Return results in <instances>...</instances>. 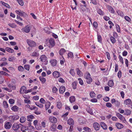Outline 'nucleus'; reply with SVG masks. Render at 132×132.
<instances>
[{
  "label": "nucleus",
  "instance_id": "1",
  "mask_svg": "<svg viewBox=\"0 0 132 132\" xmlns=\"http://www.w3.org/2000/svg\"><path fill=\"white\" fill-rule=\"evenodd\" d=\"M85 78L86 79L87 82V83L89 84L92 82V79L89 72H87L85 74Z\"/></svg>",
  "mask_w": 132,
  "mask_h": 132
},
{
  "label": "nucleus",
  "instance_id": "2",
  "mask_svg": "<svg viewBox=\"0 0 132 132\" xmlns=\"http://www.w3.org/2000/svg\"><path fill=\"white\" fill-rule=\"evenodd\" d=\"M50 48L53 47L55 45L54 40L52 38L50 39L46 44Z\"/></svg>",
  "mask_w": 132,
  "mask_h": 132
},
{
  "label": "nucleus",
  "instance_id": "3",
  "mask_svg": "<svg viewBox=\"0 0 132 132\" xmlns=\"http://www.w3.org/2000/svg\"><path fill=\"white\" fill-rule=\"evenodd\" d=\"M39 59L42 62H44V64L46 65L48 63V61L47 60V57L45 55H42L39 58Z\"/></svg>",
  "mask_w": 132,
  "mask_h": 132
},
{
  "label": "nucleus",
  "instance_id": "4",
  "mask_svg": "<svg viewBox=\"0 0 132 132\" xmlns=\"http://www.w3.org/2000/svg\"><path fill=\"white\" fill-rule=\"evenodd\" d=\"M27 42L28 45L31 47H34L36 46V43L34 41L29 39H27Z\"/></svg>",
  "mask_w": 132,
  "mask_h": 132
},
{
  "label": "nucleus",
  "instance_id": "5",
  "mask_svg": "<svg viewBox=\"0 0 132 132\" xmlns=\"http://www.w3.org/2000/svg\"><path fill=\"white\" fill-rule=\"evenodd\" d=\"M8 118L10 121L12 122H14V121L18 119L19 118V117L18 115H12L9 116Z\"/></svg>",
  "mask_w": 132,
  "mask_h": 132
},
{
  "label": "nucleus",
  "instance_id": "6",
  "mask_svg": "<svg viewBox=\"0 0 132 132\" xmlns=\"http://www.w3.org/2000/svg\"><path fill=\"white\" fill-rule=\"evenodd\" d=\"M31 28V27L28 25L22 28L21 30L23 32L28 33L30 32Z\"/></svg>",
  "mask_w": 132,
  "mask_h": 132
},
{
  "label": "nucleus",
  "instance_id": "7",
  "mask_svg": "<svg viewBox=\"0 0 132 132\" xmlns=\"http://www.w3.org/2000/svg\"><path fill=\"white\" fill-rule=\"evenodd\" d=\"M46 123L45 120L42 121L41 123V126L38 127H36V128L38 130H40L42 129V128H45L46 127Z\"/></svg>",
  "mask_w": 132,
  "mask_h": 132
},
{
  "label": "nucleus",
  "instance_id": "8",
  "mask_svg": "<svg viewBox=\"0 0 132 132\" xmlns=\"http://www.w3.org/2000/svg\"><path fill=\"white\" fill-rule=\"evenodd\" d=\"M15 12L16 13L21 16L26 17L27 16V14L24 12L22 11L21 10H16Z\"/></svg>",
  "mask_w": 132,
  "mask_h": 132
},
{
  "label": "nucleus",
  "instance_id": "9",
  "mask_svg": "<svg viewBox=\"0 0 132 132\" xmlns=\"http://www.w3.org/2000/svg\"><path fill=\"white\" fill-rule=\"evenodd\" d=\"M48 120L50 122L53 123H55L57 121V119L53 116H50Z\"/></svg>",
  "mask_w": 132,
  "mask_h": 132
},
{
  "label": "nucleus",
  "instance_id": "10",
  "mask_svg": "<svg viewBox=\"0 0 132 132\" xmlns=\"http://www.w3.org/2000/svg\"><path fill=\"white\" fill-rule=\"evenodd\" d=\"M124 104L128 106H129L130 105L132 106V102L131 100L129 99H128L125 100L124 102Z\"/></svg>",
  "mask_w": 132,
  "mask_h": 132
},
{
  "label": "nucleus",
  "instance_id": "11",
  "mask_svg": "<svg viewBox=\"0 0 132 132\" xmlns=\"http://www.w3.org/2000/svg\"><path fill=\"white\" fill-rule=\"evenodd\" d=\"M20 125H22L21 124H19L17 123H14L13 124L12 127L13 130L14 131L17 130L19 128Z\"/></svg>",
  "mask_w": 132,
  "mask_h": 132
},
{
  "label": "nucleus",
  "instance_id": "12",
  "mask_svg": "<svg viewBox=\"0 0 132 132\" xmlns=\"http://www.w3.org/2000/svg\"><path fill=\"white\" fill-rule=\"evenodd\" d=\"M116 115L118 118L121 120L123 122L125 123H126V120L124 117L122 116L121 114L119 113H117Z\"/></svg>",
  "mask_w": 132,
  "mask_h": 132
},
{
  "label": "nucleus",
  "instance_id": "13",
  "mask_svg": "<svg viewBox=\"0 0 132 132\" xmlns=\"http://www.w3.org/2000/svg\"><path fill=\"white\" fill-rule=\"evenodd\" d=\"M53 76L55 78H57L60 76V72L57 71H54L52 73Z\"/></svg>",
  "mask_w": 132,
  "mask_h": 132
},
{
  "label": "nucleus",
  "instance_id": "14",
  "mask_svg": "<svg viewBox=\"0 0 132 132\" xmlns=\"http://www.w3.org/2000/svg\"><path fill=\"white\" fill-rule=\"evenodd\" d=\"M12 125L9 122H6L4 124V127L6 129H10Z\"/></svg>",
  "mask_w": 132,
  "mask_h": 132
},
{
  "label": "nucleus",
  "instance_id": "15",
  "mask_svg": "<svg viewBox=\"0 0 132 132\" xmlns=\"http://www.w3.org/2000/svg\"><path fill=\"white\" fill-rule=\"evenodd\" d=\"M7 86L10 89L12 90H15L16 89L15 85L12 83H9L7 84Z\"/></svg>",
  "mask_w": 132,
  "mask_h": 132
},
{
  "label": "nucleus",
  "instance_id": "16",
  "mask_svg": "<svg viewBox=\"0 0 132 132\" xmlns=\"http://www.w3.org/2000/svg\"><path fill=\"white\" fill-rule=\"evenodd\" d=\"M38 88L37 86H35L33 88H31V89L32 91V92L31 93V94L33 95H36L37 92H38V90L37 91H36L37 89Z\"/></svg>",
  "mask_w": 132,
  "mask_h": 132
},
{
  "label": "nucleus",
  "instance_id": "17",
  "mask_svg": "<svg viewBox=\"0 0 132 132\" xmlns=\"http://www.w3.org/2000/svg\"><path fill=\"white\" fill-rule=\"evenodd\" d=\"M67 123L70 125L73 126L74 124V121L72 119L70 118L68 120Z\"/></svg>",
  "mask_w": 132,
  "mask_h": 132
},
{
  "label": "nucleus",
  "instance_id": "18",
  "mask_svg": "<svg viewBox=\"0 0 132 132\" xmlns=\"http://www.w3.org/2000/svg\"><path fill=\"white\" fill-rule=\"evenodd\" d=\"M93 127L96 130H98L99 129L100 125L98 123L95 122L93 124Z\"/></svg>",
  "mask_w": 132,
  "mask_h": 132
},
{
  "label": "nucleus",
  "instance_id": "19",
  "mask_svg": "<svg viewBox=\"0 0 132 132\" xmlns=\"http://www.w3.org/2000/svg\"><path fill=\"white\" fill-rule=\"evenodd\" d=\"M26 87L24 86H23L21 87L19 92L21 94H26Z\"/></svg>",
  "mask_w": 132,
  "mask_h": 132
},
{
  "label": "nucleus",
  "instance_id": "20",
  "mask_svg": "<svg viewBox=\"0 0 132 132\" xmlns=\"http://www.w3.org/2000/svg\"><path fill=\"white\" fill-rule=\"evenodd\" d=\"M35 117L32 115H28L27 117V120L28 121H31Z\"/></svg>",
  "mask_w": 132,
  "mask_h": 132
},
{
  "label": "nucleus",
  "instance_id": "21",
  "mask_svg": "<svg viewBox=\"0 0 132 132\" xmlns=\"http://www.w3.org/2000/svg\"><path fill=\"white\" fill-rule=\"evenodd\" d=\"M50 63L51 65L53 66H55L56 64L57 61L55 59H52L50 61Z\"/></svg>",
  "mask_w": 132,
  "mask_h": 132
},
{
  "label": "nucleus",
  "instance_id": "22",
  "mask_svg": "<svg viewBox=\"0 0 132 132\" xmlns=\"http://www.w3.org/2000/svg\"><path fill=\"white\" fill-rule=\"evenodd\" d=\"M116 126L118 129H121L123 128L124 126L122 124L119 123H116Z\"/></svg>",
  "mask_w": 132,
  "mask_h": 132
},
{
  "label": "nucleus",
  "instance_id": "23",
  "mask_svg": "<svg viewBox=\"0 0 132 132\" xmlns=\"http://www.w3.org/2000/svg\"><path fill=\"white\" fill-rule=\"evenodd\" d=\"M65 87L63 86L60 87L59 88V92L60 93L63 94L65 91Z\"/></svg>",
  "mask_w": 132,
  "mask_h": 132
},
{
  "label": "nucleus",
  "instance_id": "24",
  "mask_svg": "<svg viewBox=\"0 0 132 132\" xmlns=\"http://www.w3.org/2000/svg\"><path fill=\"white\" fill-rule=\"evenodd\" d=\"M32 57H38L39 55V54L37 51H34L32 53L31 55Z\"/></svg>",
  "mask_w": 132,
  "mask_h": 132
},
{
  "label": "nucleus",
  "instance_id": "25",
  "mask_svg": "<svg viewBox=\"0 0 132 132\" xmlns=\"http://www.w3.org/2000/svg\"><path fill=\"white\" fill-rule=\"evenodd\" d=\"M107 8L109 10V12H110L112 13H114V10L111 6L108 5L107 6Z\"/></svg>",
  "mask_w": 132,
  "mask_h": 132
},
{
  "label": "nucleus",
  "instance_id": "26",
  "mask_svg": "<svg viewBox=\"0 0 132 132\" xmlns=\"http://www.w3.org/2000/svg\"><path fill=\"white\" fill-rule=\"evenodd\" d=\"M5 50L6 51H7V52L9 53H13L14 52V50L13 49L10 48L8 47H6L5 48Z\"/></svg>",
  "mask_w": 132,
  "mask_h": 132
},
{
  "label": "nucleus",
  "instance_id": "27",
  "mask_svg": "<svg viewBox=\"0 0 132 132\" xmlns=\"http://www.w3.org/2000/svg\"><path fill=\"white\" fill-rule=\"evenodd\" d=\"M100 125L101 126L103 129H107V126L104 122H101Z\"/></svg>",
  "mask_w": 132,
  "mask_h": 132
},
{
  "label": "nucleus",
  "instance_id": "28",
  "mask_svg": "<svg viewBox=\"0 0 132 132\" xmlns=\"http://www.w3.org/2000/svg\"><path fill=\"white\" fill-rule=\"evenodd\" d=\"M77 71V75H78L79 77L82 76L83 75V74L81 71L79 69H76Z\"/></svg>",
  "mask_w": 132,
  "mask_h": 132
},
{
  "label": "nucleus",
  "instance_id": "29",
  "mask_svg": "<svg viewBox=\"0 0 132 132\" xmlns=\"http://www.w3.org/2000/svg\"><path fill=\"white\" fill-rule=\"evenodd\" d=\"M76 99L74 96H72L70 97L69 98V101L71 103H73L75 102Z\"/></svg>",
  "mask_w": 132,
  "mask_h": 132
},
{
  "label": "nucleus",
  "instance_id": "30",
  "mask_svg": "<svg viewBox=\"0 0 132 132\" xmlns=\"http://www.w3.org/2000/svg\"><path fill=\"white\" fill-rule=\"evenodd\" d=\"M26 118L24 116H22L20 118V121L21 123H23L24 122L26 121Z\"/></svg>",
  "mask_w": 132,
  "mask_h": 132
},
{
  "label": "nucleus",
  "instance_id": "31",
  "mask_svg": "<svg viewBox=\"0 0 132 132\" xmlns=\"http://www.w3.org/2000/svg\"><path fill=\"white\" fill-rule=\"evenodd\" d=\"M39 79L41 82L43 84L46 81V79L45 78L42 77H39Z\"/></svg>",
  "mask_w": 132,
  "mask_h": 132
},
{
  "label": "nucleus",
  "instance_id": "32",
  "mask_svg": "<svg viewBox=\"0 0 132 132\" xmlns=\"http://www.w3.org/2000/svg\"><path fill=\"white\" fill-rule=\"evenodd\" d=\"M51 105L50 103L49 102H47L45 104V106L46 110H47L50 107Z\"/></svg>",
  "mask_w": 132,
  "mask_h": 132
},
{
  "label": "nucleus",
  "instance_id": "33",
  "mask_svg": "<svg viewBox=\"0 0 132 132\" xmlns=\"http://www.w3.org/2000/svg\"><path fill=\"white\" fill-rule=\"evenodd\" d=\"M91 98H94L96 94L93 91H91L89 94Z\"/></svg>",
  "mask_w": 132,
  "mask_h": 132
},
{
  "label": "nucleus",
  "instance_id": "34",
  "mask_svg": "<svg viewBox=\"0 0 132 132\" xmlns=\"http://www.w3.org/2000/svg\"><path fill=\"white\" fill-rule=\"evenodd\" d=\"M19 109L18 107L14 105L13 106L12 108V110L14 111H17Z\"/></svg>",
  "mask_w": 132,
  "mask_h": 132
},
{
  "label": "nucleus",
  "instance_id": "35",
  "mask_svg": "<svg viewBox=\"0 0 132 132\" xmlns=\"http://www.w3.org/2000/svg\"><path fill=\"white\" fill-rule=\"evenodd\" d=\"M83 129L87 132H91V129L87 127H84Z\"/></svg>",
  "mask_w": 132,
  "mask_h": 132
},
{
  "label": "nucleus",
  "instance_id": "36",
  "mask_svg": "<svg viewBox=\"0 0 132 132\" xmlns=\"http://www.w3.org/2000/svg\"><path fill=\"white\" fill-rule=\"evenodd\" d=\"M108 85L110 87H112L114 84V82L112 80H109L108 82Z\"/></svg>",
  "mask_w": 132,
  "mask_h": 132
},
{
  "label": "nucleus",
  "instance_id": "37",
  "mask_svg": "<svg viewBox=\"0 0 132 132\" xmlns=\"http://www.w3.org/2000/svg\"><path fill=\"white\" fill-rule=\"evenodd\" d=\"M62 106V103L60 101H58L57 103V108L59 109H60Z\"/></svg>",
  "mask_w": 132,
  "mask_h": 132
},
{
  "label": "nucleus",
  "instance_id": "38",
  "mask_svg": "<svg viewBox=\"0 0 132 132\" xmlns=\"http://www.w3.org/2000/svg\"><path fill=\"white\" fill-rule=\"evenodd\" d=\"M8 25L11 27L13 28H15L16 27V25L14 23H9Z\"/></svg>",
  "mask_w": 132,
  "mask_h": 132
},
{
  "label": "nucleus",
  "instance_id": "39",
  "mask_svg": "<svg viewBox=\"0 0 132 132\" xmlns=\"http://www.w3.org/2000/svg\"><path fill=\"white\" fill-rule=\"evenodd\" d=\"M52 90L53 93H56L57 92L58 89L55 87H53L52 88Z\"/></svg>",
  "mask_w": 132,
  "mask_h": 132
},
{
  "label": "nucleus",
  "instance_id": "40",
  "mask_svg": "<svg viewBox=\"0 0 132 132\" xmlns=\"http://www.w3.org/2000/svg\"><path fill=\"white\" fill-rule=\"evenodd\" d=\"M65 52V50L63 48L61 49L59 51V53L61 55H62Z\"/></svg>",
  "mask_w": 132,
  "mask_h": 132
},
{
  "label": "nucleus",
  "instance_id": "41",
  "mask_svg": "<svg viewBox=\"0 0 132 132\" xmlns=\"http://www.w3.org/2000/svg\"><path fill=\"white\" fill-rule=\"evenodd\" d=\"M125 111V114L126 115H130L131 113V111L129 110H126Z\"/></svg>",
  "mask_w": 132,
  "mask_h": 132
},
{
  "label": "nucleus",
  "instance_id": "42",
  "mask_svg": "<svg viewBox=\"0 0 132 132\" xmlns=\"http://www.w3.org/2000/svg\"><path fill=\"white\" fill-rule=\"evenodd\" d=\"M60 59L61 60L60 61V63L61 65H62L64 64L65 61L64 59L63 56H61V57L60 58Z\"/></svg>",
  "mask_w": 132,
  "mask_h": 132
},
{
  "label": "nucleus",
  "instance_id": "43",
  "mask_svg": "<svg viewBox=\"0 0 132 132\" xmlns=\"http://www.w3.org/2000/svg\"><path fill=\"white\" fill-rule=\"evenodd\" d=\"M0 74L1 75H5L7 76H10V75L9 74H7L5 72H4L3 71H0Z\"/></svg>",
  "mask_w": 132,
  "mask_h": 132
},
{
  "label": "nucleus",
  "instance_id": "44",
  "mask_svg": "<svg viewBox=\"0 0 132 132\" xmlns=\"http://www.w3.org/2000/svg\"><path fill=\"white\" fill-rule=\"evenodd\" d=\"M83 118H80L78 119V122L81 125L85 123L83 121Z\"/></svg>",
  "mask_w": 132,
  "mask_h": 132
},
{
  "label": "nucleus",
  "instance_id": "45",
  "mask_svg": "<svg viewBox=\"0 0 132 132\" xmlns=\"http://www.w3.org/2000/svg\"><path fill=\"white\" fill-rule=\"evenodd\" d=\"M117 12L119 15L122 17L123 16V14L122 12L120 11H117Z\"/></svg>",
  "mask_w": 132,
  "mask_h": 132
},
{
  "label": "nucleus",
  "instance_id": "46",
  "mask_svg": "<svg viewBox=\"0 0 132 132\" xmlns=\"http://www.w3.org/2000/svg\"><path fill=\"white\" fill-rule=\"evenodd\" d=\"M35 104L37 106L41 108H43L44 106L42 104L39 103L37 102H35Z\"/></svg>",
  "mask_w": 132,
  "mask_h": 132
},
{
  "label": "nucleus",
  "instance_id": "47",
  "mask_svg": "<svg viewBox=\"0 0 132 132\" xmlns=\"http://www.w3.org/2000/svg\"><path fill=\"white\" fill-rule=\"evenodd\" d=\"M86 110L87 112L91 115L93 114L92 110L90 108H89L88 109H87Z\"/></svg>",
  "mask_w": 132,
  "mask_h": 132
},
{
  "label": "nucleus",
  "instance_id": "48",
  "mask_svg": "<svg viewBox=\"0 0 132 132\" xmlns=\"http://www.w3.org/2000/svg\"><path fill=\"white\" fill-rule=\"evenodd\" d=\"M15 58L14 56H10L9 58V61H13L15 60Z\"/></svg>",
  "mask_w": 132,
  "mask_h": 132
},
{
  "label": "nucleus",
  "instance_id": "49",
  "mask_svg": "<svg viewBox=\"0 0 132 132\" xmlns=\"http://www.w3.org/2000/svg\"><path fill=\"white\" fill-rule=\"evenodd\" d=\"M68 57H70L71 58H73V53L71 52H70L68 54Z\"/></svg>",
  "mask_w": 132,
  "mask_h": 132
},
{
  "label": "nucleus",
  "instance_id": "50",
  "mask_svg": "<svg viewBox=\"0 0 132 132\" xmlns=\"http://www.w3.org/2000/svg\"><path fill=\"white\" fill-rule=\"evenodd\" d=\"M16 1L21 6L23 5L24 3L22 0H16Z\"/></svg>",
  "mask_w": 132,
  "mask_h": 132
},
{
  "label": "nucleus",
  "instance_id": "51",
  "mask_svg": "<svg viewBox=\"0 0 132 132\" xmlns=\"http://www.w3.org/2000/svg\"><path fill=\"white\" fill-rule=\"evenodd\" d=\"M69 73L73 76H74L75 75L74 70L73 69H71L69 71Z\"/></svg>",
  "mask_w": 132,
  "mask_h": 132
},
{
  "label": "nucleus",
  "instance_id": "52",
  "mask_svg": "<svg viewBox=\"0 0 132 132\" xmlns=\"http://www.w3.org/2000/svg\"><path fill=\"white\" fill-rule=\"evenodd\" d=\"M116 27L117 31L118 32H120V29L119 25L118 24L116 25Z\"/></svg>",
  "mask_w": 132,
  "mask_h": 132
},
{
  "label": "nucleus",
  "instance_id": "53",
  "mask_svg": "<svg viewBox=\"0 0 132 132\" xmlns=\"http://www.w3.org/2000/svg\"><path fill=\"white\" fill-rule=\"evenodd\" d=\"M3 89L6 90L9 92H10L12 91V90L11 89H10V88H9L7 87L3 88Z\"/></svg>",
  "mask_w": 132,
  "mask_h": 132
},
{
  "label": "nucleus",
  "instance_id": "54",
  "mask_svg": "<svg viewBox=\"0 0 132 132\" xmlns=\"http://www.w3.org/2000/svg\"><path fill=\"white\" fill-rule=\"evenodd\" d=\"M110 39L112 43L113 44L115 43L116 42V40L113 37L111 36L110 37Z\"/></svg>",
  "mask_w": 132,
  "mask_h": 132
},
{
  "label": "nucleus",
  "instance_id": "55",
  "mask_svg": "<svg viewBox=\"0 0 132 132\" xmlns=\"http://www.w3.org/2000/svg\"><path fill=\"white\" fill-rule=\"evenodd\" d=\"M3 104L5 108H7L8 106V105L7 102L5 101H4L3 102Z\"/></svg>",
  "mask_w": 132,
  "mask_h": 132
},
{
  "label": "nucleus",
  "instance_id": "56",
  "mask_svg": "<svg viewBox=\"0 0 132 132\" xmlns=\"http://www.w3.org/2000/svg\"><path fill=\"white\" fill-rule=\"evenodd\" d=\"M97 12L100 15H103L104 14V13L101 9L98 10Z\"/></svg>",
  "mask_w": 132,
  "mask_h": 132
},
{
  "label": "nucleus",
  "instance_id": "57",
  "mask_svg": "<svg viewBox=\"0 0 132 132\" xmlns=\"http://www.w3.org/2000/svg\"><path fill=\"white\" fill-rule=\"evenodd\" d=\"M97 39L98 41L100 43H102V38L101 36L100 35H98L97 36Z\"/></svg>",
  "mask_w": 132,
  "mask_h": 132
},
{
  "label": "nucleus",
  "instance_id": "58",
  "mask_svg": "<svg viewBox=\"0 0 132 132\" xmlns=\"http://www.w3.org/2000/svg\"><path fill=\"white\" fill-rule=\"evenodd\" d=\"M125 19L127 21L129 22L131 21L130 18L128 16H126L125 17Z\"/></svg>",
  "mask_w": 132,
  "mask_h": 132
},
{
  "label": "nucleus",
  "instance_id": "59",
  "mask_svg": "<svg viewBox=\"0 0 132 132\" xmlns=\"http://www.w3.org/2000/svg\"><path fill=\"white\" fill-rule=\"evenodd\" d=\"M114 104L116 106L119 107L120 105V103L117 100H116V101L114 103Z\"/></svg>",
  "mask_w": 132,
  "mask_h": 132
},
{
  "label": "nucleus",
  "instance_id": "60",
  "mask_svg": "<svg viewBox=\"0 0 132 132\" xmlns=\"http://www.w3.org/2000/svg\"><path fill=\"white\" fill-rule=\"evenodd\" d=\"M118 77L120 79L122 76V73L120 71H119L118 73Z\"/></svg>",
  "mask_w": 132,
  "mask_h": 132
},
{
  "label": "nucleus",
  "instance_id": "61",
  "mask_svg": "<svg viewBox=\"0 0 132 132\" xmlns=\"http://www.w3.org/2000/svg\"><path fill=\"white\" fill-rule=\"evenodd\" d=\"M58 80L59 82L62 83H63L64 82V80L61 78H59L58 79Z\"/></svg>",
  "mask_w": 132,
  "mask_h": 132
},
{
  "label": "nucleus",
  "instance_id": "62",
  "mask_svg": "<svg viewBox=\"0 0 132 132\" xmlns=\"http://www.w3.org/2000/svg\"><path fill=\"white\" fill-rule=\"evenodd\" d=\"M7 64V63L6 62H4L0 64V66L2 67Z\"/></svg>",
  "mask_w": 132,
  "mask_h": 132
},
{
  "label": "nucleus",
  "instance_id": "63",
  "mask_svg": "<svg viewBox=\"0 0 132 132\" xmlns=\"http://www.w3.org/2000/svg\"><path fill=\"white\" fill-rule=\"evenodd\" d=\"M39 101L41 103L43 104L45 103L46 102L45 100L43 98H40L39 100Z\"/></svg>",
  "mask_w": 132,
  "mask_h": 132
},
{
  "label": "nucleus",
  "instance_id": "64",
  "mask_svg": "<svg viewBox=\"0 0 132 132\" xmlns=\"http://www.w3.org/2000/svg\"><path fill=\"white\" fill-rule=\"evenodd\" d=\"M30 67V66L28 65H25L24 66V67L25 69L28 71H29V70Z\"/></svg>",
  "mask_w": 132,
  "mask_h": 132
}]
</instances>
